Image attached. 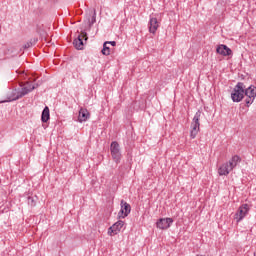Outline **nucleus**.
<instances>
[{"label":"nucleus","mask_w":256,"mask_h":256,"mask_svg":"<svg viewBox=\"0 0 256 256\" xmlns=\"http://www.w3.org/2000/svg\"><path fill=\"white\" fill-rule=\"evenodd\" d=\"M244 97H245V83L238 82L231 93V99L234 103H241Z\"/></svg>","instance_id":"obj_1"},{"label":"nucleus","mask_w":256,"mask_h":256,"mask_svg":"<svg viewBox=\"0 0 256 256\" xmlns=\"http://www.w3.org/2000/svg\"><path fill=\"white\" fill-rule=\"evenodd\" d=\"M201 119V112L200 110H198L195 115H194V118L192 120V123H191V131H190V137L191 139H195V137H197V134L199 133L200 131V127H201V123H199Z\"/></svg>","instance_id":"obj_2"},{"label":"nucleus","mask_w":256,"mask_h":256,"mask_svg":"<svg viewBox=\"0 0 256 256\" xmlns=\"http://www.w3.org/2000/svg\"><path fill=\"white\" fill-rule=\"evenodd\" d=\"M37 87H39V84L32 85L31 82H26L22 87L21 91L17 93V95L12 99V101H17V99H21V97L29 95V93H31V91H34V89H37Z\"/></svg>","instance_id":"obj_3"},{"label":"nucleus","mask_w":256,"mask_h":256,"mask_svg":"<svg viewBox=\"0 0 256 256\" xmlns=\"http://www.w3.org/2000/svg\"><path fill=\"white\" fill-rule=\"evenodd\" d=\"M244 95H246V99H245L246 105L248 107L250 105H253V102L255 101V97H256V87L251 85L247 88V86H245Z\"/></svg>","instance_id":"obj_4"},{"label":"nucleus","mask_w":256,"mask_h":256,"mask_svg":"<svg viewBox=\"0 0 256 256\" xmlns=\"http://www.w3.org/2000/svg\"><path fill=\"white\" fill-rule=\"evenodd\" d=\"M110 151L112 159L115 161V163H119V161H121V149L119 148V143L117 141L111 143Z\"/></svg>","instance_id":"obj_5"},{"label":"nucleus","mask_w":256,"mask_h":256,"mask_svg":"<svg viewBox=\"0 0 256 256\" xmlns=\"http://www.w3.org/2000/svg\"><path fill=\"white\" fill-rule=\"evenodd\" d=\"M247 213H249V204H242L235 213L237 223H239V221H243L247 216Z\"/></svg>","instance_id":"obj_6"},{"label":"nucleus","mask_w":256,"mask_h":256,"mask_svg":"<svg viewBox=\"0 0 256 256\" xmlns=\"http://www.w3.org/2000/svg\"><path fill=\"white\" fill-rule=\"evenodd\" d=\"M83 39L85 41H87V39H88L87 32H82L81 34L78 35L77 38L74 39L73 45H74L75 49H78L79 51H81V49H83V46L85 45L83 43Z\"/></svg>","instance_id":"obj_7"},{"label":"nucleus","mask_w":256,"mask_h":256,"mask_svg":"<svg viewBox=\"0 0 256 256\" xmlns=\"http://www.w3.org/2000/svg\"><path fill=\"white\" fill-rule=\"evenodd\" d=\"M129 213H131V205L125 202V200H121V210L118 213V217L125 219Z\"/></svg>","instance_id":"obj_8"},{"label":"nucleus","mask_w":256,"mask_h":256,"mask_svg":"<svg viewBox=\"0 0 256 256\" xmlns=\"http://www.w3.org/2000/svg\"><path fill=\"white\" fill-rule=\"evenodd\" d=\"M123 225H125V222L122 220H119L118 222L114 223L109 229L108 234L109 235H117L121 229H123Z\"/></svg>","instance_id":"obj_9"},{"label":"nucleus","mask_w":256,"mask_h":256,"mask_svg":"<svg viewBox=\"0 0 256 256\" xmlns=\"http://www.w3.org/2000/svg\"><path fill=\"white\" fill-rule=\"evenodd\" d=\"M173 223V218H160L156 225L158 229H169Z\"/></svg>","instance_id":"obj_10"},{"label":"nucleus","mask_w":256,"mask_h":256,"mask_svg":"<svg viewBox=\"0 0 256 256\" xmlns=\"http://www.w3.org/2000/svg\"><path fill=\"white\" fill-rule=\"evenodd\" d=\"M216 53L223 55V57H229V55H233L231 48H228L227 45L224 44H221L217 47Z\"/></svg>","instance_id":"obj_11"},{"label":"nucleus","mask_w":256,"mask_h":256,"mask_svg":"<svg viewBox=\"0 0 256 256\" xmlns=\"http://www.w3.org/2000/svg\"><path fill=\"white\" fill-rule=\"evenodd\" d=\"M91 117V114L89 113V110L85 108H81L79 110V115H78V121L79 123H83L84 121H87Z\"/></svg>","instance_id":"obj_12"},{"label":"nucleus","mask_w":256,"mask_h":256,"mask_svg":"<svg viewBox=\"0 0 256 256\" xmlns=\"http://www.w3.org/2000/svg\"><path fill=\"white\" fill-rule=\"evenodd\" d=\"M157 29H159V21H157V18L151 17L149 21V32L155 34L157 33Z\"/></svg>","instance_id":"obj_13"},{"label":"nucleus","mask_w":256,"mask_h":256,"mask_svg":"<svg viewBox=\"0 0 256 256\" xmlns=\"http://www.w3.org/2000/svg\"><path fill=\"white\" fill-rule=\"evenodd\" d=\"M241 163V157L239 155H234L228 162V167L233 171L237 165Z\"/></svg>","instance_id":"obj_14"},{"label":"nucleus","mask_w":256,"mask_h":256,"mask_svg":"<svg viewBox=\"0 0 256 256\" xmlns=\"http://www.w3.org/2000/svg\"><path fill=\"white\" fill-rule=\"evenodd\" d=\"M231 168L229 166V163H225V164H222L219 169H218V174L220 176H223V175H228L229 173H231Z\"/></svg>","instance_id":"obj_15"},{"label":"nucleus","mask_w":256,"mask_h":256,"mask_svg":"<svg viewBox=\"0 0 256 256\" xmlns=\"http://www.w3.org/2000/svg\"><path fill=\"white\" fill-rule=\"evenodd\" d=\"M49 119H51V114L49 113V107L45 106V108L42 111L41 121L42 123H47Z\"/></svg>","instance_id":"obj_16"},{"label":"nucleus","mask_w":256,"mask_h":256,"mask_svg":"<svg viewBox=\"0 0 256 256\" xmlns=\"http://www.w3.org/2000/svg\"><path fill=\"white\" fill-rule=\"evenodd\" d=\"M109 41L104 42L103 49H102V55H111V48H109Z\"/></svg>","instance_id":"obj_17"},{"label":"nucleus","mask_w":256,"mask_h":256,"mask_svg":"<svg viewBox=\"0 0 256 256\" xmlns=\"http://www.w3.org/2000/svg\"><path fill=\"white\" fill-rule=\"evenodd\" d=\"M38 41H39V39H37V38L31 39L29 42H27L24 45V49H29V47H33V45H35V43H37Z\"/></svg>","instance_id":"obj_18"},{"label":"nucleus","mask_w":256,"mask_h":256,"mask_svg":"<svg viewBox=\"0 0 256 256\" xmlns=\"http://www.w3.org/2000/svg\"><path fill=\"white\" fill-rule=\"evenodd\" d=\"M28 205H30V207H35L37 205V196L35 197H28Z\"/></svg>","instance_id":"obj_19"},{"label":"nucleus","mask_w":256,"mask_h":256,"mask_svg":"<svg viewBox=\"0 0 256 256\" xmlns=\"http://www.w3.org/2000/svg\"><path fill=\"white\" fill-rule=\"evenodd\" d=\"M96 19H97V12H95V10H94V14L92 16V19L88 21L89 27H91V25H93V23H95Z\"/></svg>","instance_id":"obj_20"},{"label":"nucleus","mask_w":256,"mask_h":256,"mask_svg":"<svg viewBox=\"0 0 256 256\" xmlns=\"http://www.w3.org/2000/svg\"><path fill=\"white\" fill-rule=\"evenodd\" d=\"M108 45H112V47H115V45H117V42H115V41H110V42H108Z\"/></svg>","instance_id":"obj_21"},{"label":"nucleus","mask_w":256,"mask_h":256,"mask_svg":"<svg viewBox=\"0 0 256 256\" xmlns=\"http://www.w3.org/2000/svg\"><path fill=\"white\" fill-rule=\"evenodd\" d=\"M254 256H256V251L254 252Z\"/></svg>","instance_id":"obj_22"}]
</instances>
